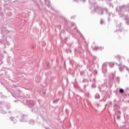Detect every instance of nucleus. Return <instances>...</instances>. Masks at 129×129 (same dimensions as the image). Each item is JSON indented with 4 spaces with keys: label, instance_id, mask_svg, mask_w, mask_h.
Returning a JSON list of instances; mask_svg holds the SVG:
<instances>
[{
    "label": "nucleus",
    "instance_id": "f257e3e1",
    "mask_svg": "<svg viewBox=\"0 0 129 129\" xmlns=\"http://www.w3.org/2000/svg\"><path fill=\"white\" fill-rule=\"evenodd\" d=\"M119 93H121V94H122V93H123L124 92V90H123V89H120L119 91Z\"/></svg>",
    "mask_w": 129,
    "mask_h": 129
},
{
    "label": "nucleus",
    "instance_id": "f03ea898",
    "mask_svg": "<svg viewBox=\"0 0 129 129\" xmlns=\"http://www.w3.org/2000/svg\"><path fill=\"white\" fill-rule=\"evenodd\" d=\"M54 103H56V102H58V100H55L53 101Z\"/></svg>",
    "mask_w": 129,
    "mask_h": 129
},
{
    "label": "nucleus",
    "instance_id": "7ed1b4c3",
    "mask_svg": "<svg viewBox=\"0 0 129 129\" xmlns=\"http://www.w3.org/2000/svg\"><path fill=\"white\" fill-rule=\"evenodd\" d=\"M117 118H120V116H117Z\"/></svg>",
    "mask_w": 129,
    "mask_h": 129
},
{
    "label": "nucleus",
    "instance_id": "20e7f679",
    "mask_svg": "<svg viewBox=\"0 0 129 129\" xmlns=\"http://www.w3.org/2000/svg\"><path fill=\"white\" fill-rule=\"evenodd\" d=\"M118 113H119V114H120V111H118Z\"/></svg>",
    "mask_w": 129,
    "mask_h": 129
}]
</instances>
